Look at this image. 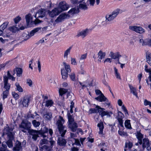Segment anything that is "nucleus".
Returning <instances> with one entry per match:
<instances>
[{
  "mask_svg": "<svg viewBox=\"0 0 151 151\" xmlns=\"http://www.w3.org/2000/svg\"><path fill=\"white\" fill-rule=\"evenodd\" d=\"M31 123L29 122L23 120L19 125V127L21 131L24 132H26L28 131L29 133L32 136V139L35 141L37 140L38 134L40 133L39 130L30 129Z\"/></svg>",
  "mask_w": 151,
  "mask_h": 151,
  "instance_id": "obj_1",
  "label": "nucleus"
},
{
  "mask_svg": "<svg viewBox=\"0 0 151 151\" xmlns=\"http://www.w3.org/2000/svg\"><path fill=\"white\" fill-rule=\"evenodd\" d=\"M64 120L60 116H59V119L56 122L58 128L62 137H63L67 131V127L63 125Z\"/></svg>",
  "mask_w": 151,
  "mask_h": 151,
  "instance_id": "obj_2",
  "label": "nucleus"
},
{
  "mask_svg": "<svg viewBox=\"0 0 151 151\" xmlns=\"http://www.w3.org/2000/svg\"><path fill=\"white\" fill-rule=\"evenodd\" d=\"M46 10L44 9H39L35 14L34 17L36 19L34 21L31 22V23H34L35 24H39L42 22V21L38 19V18H43L45 17L46 15Z\"/></svg>",
  "mask_w": 151,
  "mask_h": 151,
  "instance_id": "obj_3",
  "label": "nucleus"
},
{
  "mask_svg": "<svg viewBox=\"0 0 151 151\" xmlns=\"http://www.w3.org/2000/svg\"><path fill=\"white\" fill-rule=\"evenodd\" d=\"M95 0H81L79 1L80 3L79 5V9H81L83 10L87 9V5L90 4L91 6H93Z\"/></svg>",
  "mask_w": 151,
  "mask_h": 151,
  "instance_id": "obj_4",
  "label": "nucleus"
},
{
  "mask_svg": "<svg viewBox=\"0 0 151 151\" xmlns=\"http://www.w3.org/2000/svg\"><path fill=\"white\" fill-rule=\"evenodd\" d=\"M63 65L65 69L62 68L61 69V74L62 78L63 79L65 80L68 77V73L71 72V69L70 65L68 63L64 62L63 63Z\"/></svg>",
  "mask_w": 151,
  "mask_h": 151,
  "instance_id": "obj_5",
  "label": "nucleus"
},
{
  "mask_svg": "<svg viewBox=\"0 0 151 151\" xmlns=\"http://www.w3.org/2000/svg\"><path fill=\"white\" fill-rule=\"evenodd\" d=\"M68 118L69 122V127L70 128L72 131L75 132L76 129L78 127L76 123L73 122V119L69 113L68 114Z\"/></svg>",
  "mask_w": 151,
  "mask_h": 151,
  "instance_id": "obj_6",
  "label": "nucleus"
},
{
  "mask_svg": "<svg viewBox=\"0 0 151 151\" xmlns=\"http://www.w3.org/2000/svg\"><path fill=\"white\" fill-rule=\"evenodd\" d=\"M119 9H117L114 11L111 14L106 15V21H110L114 19L119 14Z\"/></svg>",
  "mask_w": 151,
  "mask_h": 151,
  "instance_id": "obj_7",
  "label": "nucleus"
},
{
  "mask_svg": "<svg viewBox=\"0 0 151 151\" xmlns=\"http://www.w3.org/2000/svg\"><path fill=\"white\" fill-rule=\"evenodd\" d=\"M68 8V5L64 1H62L60 2L58 7H57L60 13L63 11L67 10Z\"/></svg>",
  "mask_w": 151,
  "mask_h": 151,
  "instance_id": "obj_8",
  "label": "nucleus"
},
{
  "mask_svg": "<svg viewBox=\"0 0 151 151\" xmlns=\"http://www.w3.org/2000/svg\"><path fill=\"white\" fill-rule=\"evenodd\" d=\"M30 99V97L28 96H25L21 99L20 105H22L23 107H27L29 104Z\"/></svg>",
  "mask_w": 151,
  "mask_h": 151,
  "instance_id": "obj_9",
  "label": "nucleus"
},
{
  "mask_svg": "<svg viewBox=\"0 0 151 151\" xmlns=\"http://www.w3.org/2000/svg\"><path fill=\"white\" fill-rule=\"evenodd\" d=\"M68 15L65 13H62L57 17L53 23L54 25L63 22L66 18Z\"/></svg>",
  "mask_w": 151,
  "mask_h": 151,
  "instance_id": "obj_10",
  "label": "nucleus"
},
{
  "mask_svg": "<svg viewBox=\"0 0 151 151\" xmlns=\"http://www.w3.org/2000/svg\"><path fill=\"white\" fill-rule=\"evenodd\" d=\"M129 28L130 30L140 34H142L145 32L144 29L140 26H130Z\"/></svg>",
  "mask_w": 151,
  "mask_h": 151,
  "instance_id": "obj_11",
  "label": "nucleus"
},
{
  "mask_svg": "<svg viewBox=\"0 0 151 151\" xmlns=\"http://www.w3.org/2000/svg\"><path fill=\"white\" fill-rule=\"evenodd\" d=\"M41 27H39L35 28L32 30L26 36V38L24 39V40H27L30 38L31 37L33 36L35 33L39 32V30L41 31Z\"/></svg>",
  "mask_w": 151,
  "mask_h": 151,
  "instance_id": "obj_12",
  "label": "nucleus"
},
{
  "mask_svg": "<svg viewBox=\"0 0 151 151\" xmlns=\"http://www.w3.org/2000/svg\"><path fill=\"white\" fill-rule=\"evenodd\" d=\"M12 129L10 128L9 127H6L3 130V134H7L8 137L14 136V134L12 132Z\"/></svg>",
  "mask_w": 151,
  "mask_h": 151,
  "instance_id": "obj_13",
  "label": "nucleus"
},
{
  "mask_svg": "<svg viewBox=\"0 0 151 151\" xmlns=\"http://www.w3.org/2000/svg\"><path fill=\"white\" fill-rule=\"evenodd\" d=\"M60 13L57 7L55 8L51 11H49L48 12V14L49 16L52 18L58 15Z\"/></svg>",
  "mask_w": 151,
  "mask_h": 151,
  "instance_id": "obj_14",
  "label": "nucleus"
},
{
  "mask_svg": "<svg viewBox=\"0 0 151 151\" xmlns=\"http://www.w3.org/2000/svg\"><path fill=\"white\" fill-rule=\"evenodd\" d=\"M104 109L102 108L101 109V111H99V112H101L100 115L102 117L106 115L108 117H111V115L112 114V113L111 111H105L103 110Z\"/></svg>",
  "mask_w": 151,
  "mask_h": 151,
  "instance_id": "obj_15",
  "label": "nucleus"
},
{
  "mask_svg": "<svg viewBox=\"0 0 151 151\" xmlns=\"http://www.w3.org/2000/svg\"><path fill=\"white\" fill-rule=\"evenodd\" d=\"M106 53L100 50L98 54V62L99 63L101 62V60L104 58L106 55Z\"/></svg>",
  "mask_w": 151,
  "mask_h": 151,
  "instance_id": "obj_16",
  "label": "nucleus"
},
{
  "mask_svg": "<svg viewBox=\"0 0 151 151\" xmlns=\"http://www.w3.org/2000/svg\"><path fill=\"white\" fill-rule=\"evenodd\" d=\"M4 88L6 90H9L10 87V84L8 83V78L6 76H4Z\"/></svg>",
  "mask_w": 151,
  "mask_h": 151,
  "instance_id": "obj_17",
  "label": "nucleus"
},
{
  "mask_svg": "<svg viewBox=\"0 0 151 151\" xmlns=\"http://www.w3.org/2000/svg\"><path fill=\"white\" fill-rule=\"evenodd\" d=\"M118 116L117 118V120L119 122V125L122 127H123V122L122 120L123 114L121 112L119 111L118 113Z\"/></svg>",
  "mask_w": 151,
  "mask_h": 151,
  "instance_id": "obj_18",
  "label": "nucleus"
},
{
  "mask_svg": "<svg viewBox=\"0 0 151 151\" xmlns=\"http://www.w3.org/2000/svg\"><path fill=\"white\" fill-rule=\"evenodd\" d=\"M20 142L18 141H17L15 143V145L13 147V150L14 151H19L22 149Z\"/></svg>",
  "mask_w": 151,
  "mask_h": 151,
  "instance_id": "obj_19",
  "label": "nucleus"
},
{
  "mask_svg": "<svg viewBox=\"0 0 151 151\" xmlns=\"http://www.w3.org/2000/svg\"><path fill=\"white\" fill-rule=\"evenodd\" d=\"M95 99L100 102L107 101H108L107 98L104 96L103 93H101L100 95L97 97L95 98Z\"/></svg>",
  "mask_w": 151,
  "mask_h": 151,
  "instance_id": "obj_20",
  "label": "nucleus"
},
{
  "mask_svg": "<svg viewBox=\"0 0 151 151\" xmlns=\"http://www.w3.org/2000/svg\"><path fill=\"white\" fill-rule=\"evenodd\" d=\"M87 55L86 54L82 55L79 61V63L80 64V67L82 68L83 65V63L84 61V60L86 58Z\"/></svg>",
  "mask_w": 151,
  "mask_h": 151,
  "instance_id": "obj_21",
  "label": "nucleus"
},
{
  "mask_svg": "<svg viewBox=\"0 0 151 151\" xmlns=\"http://www.w3.org/2000/svg\"><path fill=\"white\" fill-rule=\"evenodd\" d=\"M96 109H91L89 110V112L90 113H99L100 114L101 112H99V111H101V109L102 108L98 106H96Z\"/></svg>",
  "mask_w": 151,
  "mask_h": 151,
  "instance_id": "obj_22",
  "label": "nucleus"
},
{
  "mask_svg": "<svg viewBox=\"0 0 151 151\" xmlns=\"http://www.w3.org/2000/svg\"><path fill=\"white\" fill-rule=\"evenodd\" d=\"M88 29H86L84 30H83L79 32L77 36L78 37L80 36L83 38L84 37L87 35L88 33Z\"/></svg>",
  "mask_w": 151,
  "mask_h": 151,
  "instance_id": "obj_23",
  "label": "nucleus"
},
{
  "mask_svg": "<svg viewBox=\"0 0 151 151\" xmlns=\"http://www.w3.org/2000/svg\"><path fill=\"white\" fill-rule=\"evenodd\" d=\"M65 140L62 137H60L58 141V144L60 146H65L66 144Z\"/></svg>",
  "mask_w": 151,
  "mask_h": 151,
  "instance_id": "obj_24",
  "label": "nucleus"
},
{
  "mask_svg": "<svg viewBox=\"0 0 151 151\" xmlns=\"http://www.w3.org/2000/svg\"><path fill=\"white\" fill-rule=\"evenodd\" d=\"M136 135L138 140V142L139 144H142V139L143 137V134L140 132L139 131H137Z\"/></svg>",
  "mask_w": 151,
  "mask_h": 151,
  "instance_id": "obj_25",
  "label": "nucleus"
},
{
  "mask_svg": "<svg viewBox=\"0 0 151 151\" xmlns=\"http://www.w3.org/2000/svg\"><path fill=\"white\" fill-rule=\"evenodd\" d=\"M43 118L46 120H50L52 118V114L51 112H46L43 115Z\"/></svg>",
  "mask_w": 151,
  "mask_h": 151,
  "instance_id": "obj_26",
  "label": "nucleus"
},
{
  "mask_svg": "<svg viewBox=\"0 0 151 151\" xmlns=\"http://www.w3.org/2000/svg\"><path fill=\"white\" fill-rule=\"evenodd\" d=\"M72 48V47L70 46L64 51L63 57L65 60H67L68 59V55L70 54Z\"/></svg>",
  "mask_w": 151,
  "mask_h": 151,
  "instance_id": "obj_27",
  "label": "nucleus"
},
{
  "mask_svg": "<svg viewBox=\"0 0 151 151\" xmlns=\"http://www.w3.org/2000/svg\"><path fill=\"white\" fill-rule=\"evenodd\" d=\"M79 12V7L78 6L72 8L68 12V13L71 14H77Z\"/></svg>",
  "mask_w": 151,
  "mask_h": 151,
  "instance_id": "obj_28",
  "label": "nucleus"
},
{
  "mask_svg": "<svg viewBox=\"0 0 151 151\" xmlns=\"http://www.w3.org/2000/svg\"><path fill=\"white\" fill-rule=\"evenodd\" d=\"M110 57L111 58L114 59H119V58L121 56V55L119 54V52H116L114 53L113 52H111L110 53Z\"/></svg>",
  "mask_w": 151,
  "mask_h": 151,
  "instance_id": "obj_29",
  "label": "nucleus"
},
{
  "mask_svg": "<svg viewBox=\"0 0 151 151\" xmlns=\"http://www.w3.org/2000/svg\"><path fill=\"white\" fill-rule=\"evenodd\" d=\"M9 139L6 142V144L10 148L13 147L12 141L14 139V136L8 137Z\"/></svg>",
  "mask_w": 151,
  "mask_h": 151,
  "instance_id": "obj_30",
  "label": "nucleus"
},
{
  "mask_svg": "<svg viewBox=\"0 0 151 151\" xmlns=\"http://www.w3.org/2000/svg\"><path fill=\"white\" fill-rule=\"evenodd\" d=\"M8 24V22H5L0 26V35L2 34L4 30Z\"/></svg>",
  "mask_w": 151,
  "mask_h": 151,
  "instance_id": "obj_31",
  "label": "nucleus"
},
{
  "mask_svg": "<svg viewBox=\"0 0 151 151\" xmlns=\"http://www.w3.org/2000/svg\"><path fill=\"white\" fill-rule=\"evenodd\" d=\"M142 147L143 148L147 147V149L148 147H149V140L145 138L143 139V142H142Z\"/></svg>",
  "mask_w": 151,
  "mask_h": 151,
  "instance_id": "obj_32",
  "label": "nucleus"
},
{
  "mask_svg": "<svg viewBox=\"0 0 151 151\" xmlns=\"http://www.w3.org/2000/svg\"><path fill=\"white\" fill-rule=\"evenodd\" d=\"M97 126L99 127V134H103V131L104 128V124L102 122H101L100 123H98Z\"/></svg>",
  "mask_w": 151,
  "mask_h": 151,
  "instance_id": "obj_33",
  "label": "nucleus"
},
{
  "mask_svg": "<svg viewBox=\"0 0 151 151\" xmlns=\"http://www.w3.org/2000/svg\"><path fill=\"white\" fill-rule=\"evenodd\" d=\"M129 87L130 88L131 92L135 96L137 97H138L137 93V92L136 88L131 85H129Z\"/></svg>",
  "mask_w": 151,
  "mask_h": 151,
  "instance_id": "obj_34",
  "label": "nucleus"
},
{
  "mask_svg": "<svg viewBox=\"0 0 151 151\" xmlns=\"http://www.w3.org/2000/svg\"><path fill=\"white\" fill-rule=\"evenodd\" d=\"M15 85L16 86V90L19 91V92H22L23 91L22 88L20 86L19 84L17 82L16 83Z\"/></svg>",
  "mask_w": 151,
  "mask_h": 151,
  "instance_id": "obj_35",
  "label": "nucleus"
},
{
  "mask_svg": "<svg viewBox=\"0 0 151 151\" xmlns=\"http://www.w3.org/2000/svg\"><path fill=\"white\" fill-rule=\"evenodd\" d=\"M114 74L116 78L120 80H121V77L118 69L115 67L114 68Z\"/></svg>",
  "mask_w": 151,
  "mask_h": 151,
  "instance_id": "obj_36",
  "label": "nucleus"
},
{
  "mask_svg": "<svg viewBox=\"0 0 151 151\" xmlns=\"http://www.w3.org/2000/svg\"><path fill=\"white\" fill-rule=\"evenodd\" d=\"M147 62L151 66V54L149 52H147Z\"/></svg>",
  "mask_w": 151,
  "mask_h": 151,
  "instance_id": "obj_37",
  "label": "nucleus"
},
{
  "mask_svg": "<svg viewBox=\"0 0 151 151\" xmlns=\"http://www.w3.org/2000/svg\"><path fill=\"white\" fill-rule=\"evenodd\" d=\"M54 104L53 101L52 100H48L45 101V106L47 107H50Z\"/></svg>",
  "mask_w": 151,
  "mask_h": 151,
  "instance_id": "obj_38",
  "label": "nucleus"
},
{
  "mask_svg": "<svg viewBox=\"0 0 151 151\" xmlns=\"http://www.w3.org/2000/svg\"><path fill=\"white\" fill-rule=\"evenodd\" d=\"M124 125L125 127L127 129H132L130 124V120L128 119L126 120L124 122Z\"/></svg>",
  "mask_w": 151,
  "mask_h": 151,
  "instance_id": "obj_39",
  "label": "nucleus"
},
{
  "mask_svg": "<svg viewBox=\"0 0 151 151\" xmlns=\"http://www.w3.org/2000/svg\"><path fill=\"white\" fill-rule=\"evenodd\" d=\"M25 18L27 24V25L29 24L31 20L32 19V15L30 14L27 15L25 16Z\"/></svg>",
  "mask_w": 151,
  "mask_h": 151,
  "instance_id": "obj_40",
  "label": "nucleus"
},
{
  "mask_svg": "<svg viewBox=\"0 0 151 151\" xmlns=\"http://www.w3.org/2000/svg\"><path fill=\"white\" fill-rule=\"evenodd\" d=\"M16 70L17 72V76L20 77L21 76L22 72V70L20 68H16Z\"/></svg>",
  "mask_w": 151,
  "mask_h": 151,
  "instance_id": "obj_41",
  "label": "nucleus"
},
{
  "mask_svg": "<svg viewBox=\"0 0 151 151\" xmlns=\"http://www.w3.org/2000/svg\"><path fill=\"white\" fill-rule=\"evenodd\" d=\"M67 92V89L62 88H60L59 91L60 95L61 96H62L65 93Z\"/></svg>",
  "mask_w": 151,
  "mask_h": 151,
  "instance_id": "obj_42",
  "label": "nucleus"
},
{
  "mask_svg": "<svg viewBox=\"0 0 151 151\" xmlns=\"http://www.w3.org/2000/svg\"><path fill=\"white\" fill-rule=\"evenodd\" d=\"M42 148L45 151H50L52 149V148L50 146L47 145L43 146Z\"/></svg>",
  "mask_w": 151,
  "mask_h": 151,
  "instance_id": "obj_43",
  "label": "nucleus"
},
{
  "mask_svg": "<svg viewBox=\"0 0 151 151\" xmlns=\"http://www.w3.org/2000/svg\"><path fill=\"white\" fill-rule=\"evenodd\" d=\"M7 146L5 144V143L4 144L3 142L2 144V146L0 148V151H7L6 150Z\"/></svg>",
  "mask_w": 151,
  "mask_h": 151,
  "instance_id": "obj_44",
  "label": "nucleus"
},
{
  "mask_svg": "<svg viewBox=\"0 0 151 151\" xmlns=\"http://www.w3.org/2000/svg\"><path fill=\"white\" fill-rule=\"evenodd\" d=\"M9 91L8 90H6L3 91V99H5L7 98L9 94Z\"/></svg>",
  "mask_w": 151,
  "mask_h": 151,
  "instance_id": "obj_45",
  "label": "nucleus"
},
{
  "mask_svg": "<svg viewBox=\"0 0 151 151\" xmlns=\"http://www.w3.org/2000/svg\"><path fill=\"white\" fill-rule=\"evenodd\" d=\"M72 142V145H73L74 144L76 145H80V141L79 140L76 139H74L73 140Z\"/></svg>",
  "mask_w": 151,
  "mask_h": 151,
  "instance_id": "obj_46",
  "label": "nucleus"
},
{
  "mask_svg": "<svg viewBox=\"0 0 151 151\" xmlns=\"http://www.w3.org/2000/svg\"><path fill=\"white\" fill-rule=\"evenodd\" d=\"M9 61H8L4 63L0 64V70H1L4 69L6 66L7 67H8L7 65V64L9 63Z\"/></svg>",
  "mask_w": 151,
  "mask_h": 151,
  "instance_id": "obj_47",
  "label": "nucleus"
},
{
  "mask_svg": "<svg viewBox=\"0 0 151 151\" xmlns=\"http://www.w3.org/2000/svg\"><path fill=\"white\" fill-rule=\"evenodd\" d=\"M32 124L35 127H37L40 125V123L37 121L36 120H34L32 122Z\"/></svg>",
  "mask_w": 151,
  "mask_h": 151,
  "instance_id": "obj_48",
  "label": "nucleus"
},
{
  "mask_svg": "<svg viewBox=\"0 0 151 151\" xmlns=\"http://www.w3.org/2000/svg\"><path fill=\"white\" fill-rule=\"evenodd\" d=\"M139 43L142 44V45H145L147 44V43L142 38H139Z\"/></svg>",
  "mask_w": 151,
  "mask_h": 151,
  "instance_id": "obj_49",
  "label": "nucleus"
},
{
  "mask_svg": "<svg viewBox=\"0 0 151 151\" xmlns=\"http://www.w3.org/2000/svg\"><path fill=\"white\" fill-rule=\"evenodd\" d=\"M132 144L130 142H127L126 143L125 145V147H128V148L130 149L132 148Z\"/></svg>",
  "mask_w": 151,
  "mask_h": 151,
  "instance_id": "obj_50",
  "label": "nucleus"
},
{
  "mask_svg": "<svg viewBox=\"0 0 151 151\" xmlns=\"http://www.w3.org/2000/svg\"><path fill=\"white\" fill-rule=\"evenodd\" d=\"M70 79L73 81H75V74L74 73H72L69 75Z\"/></svg>",
  "mask_w": 151,
  "mask_h": 151,
  "instance_id": "obj_51",
  "label": "nucleus"
},
{
  "mask_svg": "<svg viewBox=\"0 0 151 151\" xmlns=\"http://www.w3.org/2000/svg\"><path fill=\"white\" fill-rule=\"evenodd\" d=\"M12 95L13 97L15 99H17L19 98V95L18 94L15 92H13L12 93Z\"/></svg>",
  "mask_w": 151,
  "mask_h": 151,
  "instance_id": "obj_52",
  "label": "nucleus"
},
{
  "mask_svg": "<svg viewBox=\"0 0 151 151\" xmlns=\"http://www.w3.org/2000/svg\"><path fill=\"white\" fill-rule=\"evenodd\" d=\"M77 137V134L76 133H74L71 132L70 133V138L73 139V140L74 139H75V138Z\"/></svg>",
  "mask_w": 151,
  "mask_h": 151,
  "instance_id": "obj_53",
  "label": "nucleus"
},
{
  "mask_svg": "<svg viewBox=\"0 0 151 151\" xmlns=\"http://www.w3.org/2000/svg\"><path fill=\"white\" fill-rule=\"evenodd\" d=\"M151 103V102L148 101L146 99H145L144 102V105L145 106L149 105L150 106Z\"/></svg>",
  "mask_w": 151,
  "mask_h": 151,
  "instance_id": "obj_54",
  "label": "nucleus"
},
{
  "mask_svg": "<svg viewBox=\"0 0 151 151\" xmlns=\"http://www.w3.org/2000/svg\"><path fill=\"white\" fill-rule=\"evenodd\" d=\"M99 146L100 148H103L104 149H106V145L105 143H102L99 145Z\"/></svg>",
  "mask_w": 151,
  "mask_h": 151,
  "instance_id": "obj_55",
  "label": "nucleus"
},
{
  "mask_svg": "<svg viewBox=\"0 0 151 151\" xmlns=\"http://www.w3.org/2000/svg\"><path fill=\"white\" fill-rule=\"evenodd\" d=\"M120 58H119V60L120 62H121L122 63H125L126 62V60H125V58L124 57H121Z\"/></svg>",
  "mask_w": 151,
  "mask_h": 151,
  "instance_id": "obj_56",
  "label": "nucleus"
},
{
  "mask_svg": "<svg viewBox=\"0 0 151 151\" xmlns=\"http://www.w3.org/2000/svg\"><path fill=\"white\" fill-rule=\"evenodd\" d=\"M71 64L73 65H76L77 64V63L76 60L75 58H71Z\"/></svg>",
  "mask_w": 151,
  "mask_h": 151,
  "instance_id": "obj_57",
  "label": "nucleus"
},
{
  "mask_svg": "<svg viewBox=\"0 0 151 151\" xmlns=\"http://www.w3.org/2000/svg\"><path fill=\"white\" fill-rule=\"evenodd\" d=\"M112 61V58H106L104 60V63H105L106 62H109L110 63H111V62Z\"/></svg>",
  "mask_w": 151,
  "mask_h": 151,
  "instance_id": "obj_58",
  "label": "nucleus"
},
{
  "mask_svg": "<svg viewBox=\"0 0 151 151\" xmlns=\"http://www.w3.org/2000/svg\"><path fill=\"white\" fill-rule=\"evenodd\" d=\"M21 18L19 17H17L14 19V21L15 23H18L20 20Z\"/></svg>",
  "mask_w": 151,
  "mask_h": 151,
  "instance_id": "obj_59",
  "label": "nucleus"
},
{
  "mask_svg": "<svg viewBox=\"0 0 151 151\" xmlns=\"http://www.w3.org/2000/svg\"><path fill=\"white\" fill-rule=\"evenodd\" d=\"M27 83L28 84L29 86L31 87L32 86V81L29 79H28L27 80Z\"/></svg>",
  "mask_w": 151,
  "mask_h": 151,
  "instance_id": "obj_60",
  "label": "nucleus"
},
{
  "mask_svg": "<svg viewBox=\"0 0 151 151\" xmlns=\"http://www.w3.org/2000/svg\"><path fill=\"white\" fill-rule=\"evenodd\" d=\"M47 140L45 139H43L41 140L40 142V144L42 145L45 144L46 143Z\"/></svg>",
  "mask_w": 151,
  "mask_h": 151,
  "instance_id": "obj_61",
  "label": "nucleus"
},
{
  "mask_svg": "<svg viewBox=\"0 0 151 151\" xmlns=\"http://www.w3.org/2000/svg\"><path fill=\"white\" fill-rule=\"evenodd\" d=\"M122 110L124 111L126 114H127L128 115V111L124 105L122 106Z\"/></svg>",
  "mask_w": 151,
  "mask_h": 151,
  "instance_id": "obj_62",
  "label": "nucleus"
},
{
  "mask_svg": "<svg viewBox=\"0 0 151 151\" xmlns=\"http://www.w3.org/2000/svg\"><path fill=\"white\" fill-rule=\"evenodd\" d=\"M71 105L70 106V111L71 113H73V106L74 105V103L72 101L71 103Z\"/></svg>",
  "mask_w": 151,
  "mask_h": 151,
  "instance_id": "obj_63",
  "label": "nucleus"
},
{
  "mask_svg": "<svg viewBox=\"0 0 151 151\" xmlns=\"http://www.w3.org/2000/svg\"><path fill=\"white\" fill-rule=\"evenodd\" d=\"M47 39L46 38H43L42 39L40 40L38 42V44H42L45 42V40H46Z\"/></svg>",
  "mask_w": 151,
  "mask_h": 151,
  "instance_id": "obj_64",
  "label": "nucleus"
}]
</instances>
